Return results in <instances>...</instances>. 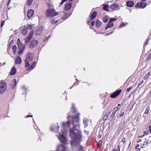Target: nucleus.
Instances as JSON below:
<instances>
[{
  "label": "nucleus",
  "mask_w": 151,
  "mask_h": 151,
  "mask_svg": "<svg viewBox=\"0 0 151 151\" xmlns=\"http://www.w3.org/2000/svg\"><path fill=\"white\" fill-rule=\"evenodd\" d=\"M71 111L72 112H70L68 114L67 122L62 123L60 133L62 134H59L58 138L62 143L68 144V140L66 135L67 129L70 128L69 134L71 138V144L76 147L78 149L81 150L83 147L80 145L82 137L81 132L79 129V113L75 109L73 104H72Z\"/></svg>",
  "instance_id": "nucleus-1"
},
{
  "label": "nucleus",
  "mask_w": 151,
  "mask_h": 151,
  "mask_svg": "<svg viewBox=\"0 0 151 151\" xmlns=\"http://www.w3.org/2000/svg\"><path fill=\"white\" fill-rule=\"evenodd\" d=\"M34 55L32 52H29L26 55L25 60V66L26 67H29L31 63L33 60Z\"/></svg>",
  "instance_id": "nucleus-2"
},
{
  "label": "nucleus",
  "mask_w": 151,
  "mask_h": 151,
  "mask_svg": "<svg viewBox=\"0 0 151 151\" xmlns=\"http://www.w3.org/2000/svg\"><path fill=\"white\" fill-rule=\"evenodd\" d=\"M58 14V13L55 12L54 9L51 8L48 9L46 12L45 13L46 16L49 18H52L56 16Z\"/></svg>",
  "instance_id": "nucleus-3"
},
{
  "label": "nucleus",
  "mask_w": 151,
  "mask_h": 151,
  "mask_svg": "<svg viewBox=\"0 0 151 151\" xmlns=\"http://www.w3.org/2000/svg\"><path fill=\"white\" fill-rule=\"evenodd\" d=\"M7 88V85L6 82H2L0 83V94H2L5 91Z\"/></svg>",
  "instance_id": "nucleus-4"
},
{
  "label": "nucleus",
  "mask_w": 151,
  "mask_h": 151,
  "mask_svg": "<svg viewBox=\"0 0 151 151\" xmlns=\"http://www.w3.org/2000/svg\"><path fill=\"white\" fill-rule=\"evenodd\" d=\"M18 48L19 50L18 52V54L19 55H22L24 53V52L25 50V46L24 45L21 44L18 45Z\"/></svg>",
  "instance_id": "nucleus-5"
},
{
  "label": "nucleus",
  "mask_w": 151,
  "mask_h": 151,
  "mask_svg": "<svg viewBox=\"0 0 151 151\" xmlns=\"http://www.w3.org/2000/svg\"><path fill=\"white\" fill-rule=\"evenodd\" d=\"M55 151H68L67 147L65 145H58Z\"/></svg>",
  "instance_id": "nucleus-6"
},
{
  "label": "nucleus",
  "mask_w": 151,
  "mask_h": 151,
  "mask_svg": "<svg viewBox=\"0 0 151 151\" xmlns=\"http://www.w3.org/2000/svg\"><path fill=\"white\" fill-rule=\"evenodd\" d=\"M116 20V19L115 18H111L105 27V30H106L108 28L112 27L114 26L113 22Z\"/></svg>",
  "instance_id": "nucleus-7"
},
{
  "label": "nucleus",
  "mask_w": 151,
  "mask_h": 151,
  "mask_svg": "<svg viewBox=\"0 0 151 151\" xmlns=\"http://www.w3.org/2000/svg\"><path fill=\"white\" fill-rule=\"evenodd\" d=\"M59 126L58 123L52 124L50 127L51 130L57 133L58 131Z\"/></svg>",
  "instance_id": "nucleus-8"
},
{
  "label": "nucleus",
  "mask_w": 151,
  "mask_h": 151,
  "mask_svg": "<svg viewBox=\"0 0 151 151\" xmlns=\"http://www.w3.org/2000/svg\"><path fill=\"white\" fill-rule=\"evenodd\" d=\"M38 41L35 40H32L30 42L29 47L31 49L35 47L37 45Z\"/></svg>",
  "instance_id": "nucleus-9"
},
{
  "label": "nucleus",
  "mask_w": 151,
  "mask_h": 151,
  "mask_svg": "<svg viewBox=\"0 0 151 151\" xmlns=\"http://www.w3.org/2000/svg\"><path fill=\"white\" fill-rule=\"evenodd\" d=\"M146 5L147 4L146 3L139 2L137 3L135 6V7L137 8H144L146 6Z\"/></svg>",
  "instance_id": "nucleus-10"
},
{
  "label": "nucleus",
  "mask_w": 151,
  "mask_h": 151,
  "mask_svg": "<svg viewBox=\"0 0 151 151\" xmlns=\"http://www.w3.org/2000/svg\"><path fill=\"white\" fill-rule=\"evenodd\" d=\"M121 90H117L115 92H114L110 95V97L112 98H115L118 96L121 92Z\"/></svg>",
  "instance_id": "nucleus-11"
},
{
  "label": "nucleus",
  "mask_w": 151,
  "mask_h": 151,
  "mask_svg": "<svg viewBox=\"0 0 151 151\" xmlns=\"http://www.w3.org/2000/svg\"><path fill=\"white\" fill-rule=\"evenodd\" d=\"M89 122H91V120H89L88 119L86 118H83V122L85 128H86L88 126Z\"/></svg>",
  "instance_id": "nucleus-12"
},
{
  "label": "nucleus",
  "mask_w": 151,
  "mask_h": 151,
  "mask_svg": "<svg viewBox=\"0 0 151 151\" xmlns=\"http://www.w3.org/2000/svg\"><path fill=\"white\" fill-rule=\"evenodd\" d=\"M110 8L113 10H116L119 9V6L116 4H113L110 6Z\"/></svg>",
  "instance_id": "nucleus-13"
},
{
  "label": "nucleus",
  "mask_w": 151,
  "mask_h": 151,
  "mask_svg": "<svg viewBox=\"0 0 151 151\" xmlns=\"http://www.w3.org/2000/svg\"><path fill=\"white\" fill-rule=\"evenodd\" d=\"M34 14V11L32 9L29 10L27 13V17L29 18H31Z\"/></svg>",
  "instance_id": "nucleus-14"
},
{
  "label": "nucleus",
  "mask_w": 151,
  "mask_h": 151,
  "mask_svg": "<svg viewBox=\"0 0 151 151\" xmlns=\"http://www.w3.org/2000/svg\"><path fill=\"white\" fill-rule=\"evenodd\" d=\"M43 30V29L42 27L41 26L39 27L37 29L35 32L36 35H39L42 32Z\"/></svg>",
  "instance_id": "nucleus-15"
},
{
  "label": "nucleus",
  "mask_w": 151,
  "mask_h": 151,
  "mask_svg": "<svg viewBox=\"0 0 151 151\" xmlns=\"http://www.w3.org/2000/svg\"><path fill=\"white\" fill-rule=\"evenodd\" d=\"M71 6L72 3L70 1V2H69L67 3H66L65 7V10L66 11L69 10L71 8Z\"/></svg>",
  "instance_id": "nucleus-16"
},
{
  "label": "nucleus",
  "mask_w": 151,
  "mask_h": 151,
  "mask_svg": "<svg viewBox=\"0 0 151 151\" xmlns=\"http://www.w3.org/2000/svg\"><path fill=\"white\" fill-rule=\"evenodd\" d=\"M33 34L32 32L28 35V37L25 39V42L26 44L30 40Z\"/></svg>",
  "instance_id": "nucleus-17"
},
{
  "label": "nucleus",
  "mask_w": 151,
  "mask_h": 151,
  "mask_svg": "<svg viewBox=\"0 0 151 151\" xmlns=\"http://www.w3.org/2000/svg\"><path fill=\"white\" fill-rule=\"evenodd\" d=\"M22 61L21 58L19 56H17L15 59V64L16 65H19L21 63Z\"/></svg>",
  "instance_id": "nucleus-18"
},
{
  "label": "nucleus",
  "mask_w": 151,
  "mask_h": 151,
  "mask_svg": "<svg viewBox=\"0 0 151 151\" xmlns=\"http://www.w3.org/2000/svg\"><path fill=\"white\" fill-rule=\"evenodd\" d=\"M126 4L127 6L132 7L134 5V3L132 1H128L127 2Z\"/></svg>",
  "instance_id": "nucleus-19"
},
{
  "label": "nucleus",
  "mask_w": 151,
  "mask_h": 151,
  "mask_svg": "<svg viewBox=\"0 0 151 151\" xmlns=\"http://www.w3.org/2000/svg\"><path fill=\"white\" fill-rule=\"evenodd\" d=\"M17 83L16 80L15 79H14L11 82V85L12 86V88L14 89L16 86Z\"/></svg>",
  "instance_id": "nucleus-20"
},
{
  "label": "nucleus",
  "mask_w": 151,
  "mask_h": 151,
  "mask_svg": "<svg viewBox=\"0 0 151 151\" xmlns=\"http://www.w3.org/2000/svg\"><path fill=\"white\" fill-rule=\"evenodd\" d=\"M21 32L22 34L25 35H26L27 33V27H25L24 28H23Z\"/></svg>",
  "instance_id": "nucleus-21"
},
{
  "label": "nucleus",
  "mask_w": 151,
  "mask_h": 151,
  "mask_svg": "<svg viewBox=\"0 0 151 151\" xmlns=\"http://www.w3.org/2000/svg\"><path fill=\"white\" fill-rule=\"evenodd\" d=\"M36 63L35 62H34L31 65L28 69V70H31L33 69L35 67Z\"/></svg>",
  "instance_id": "nucleus-22"
},
{
  "label": "nucleus",
  "mask_w": 151,
  "mask_h": 151,
  "mask_svg": "<svg viewBox=\"0 0 151 151\" xmlns=\"http://www.w3.org/2000/svg\"><path fill=\"white\" fill-rule=\"evenodd\" d=\"M97 12H94L91 15L90 17V19L91 20L93 19L97 15Z\"/></svg>",
  "instance_id": "nucleus-23"
},
{
  "label": "nucleus",
  "mask_w": 151,
  "mask_h": 151,
  "mask_svg": "<svg viewBox=\"0 0 151 151\" xmlns=\"http://www.w3.org/2000/svg\"><path fill=\"white\" fill-rule=\"evenodd\" d=\"M16 73V69L14 67H13L12 68V69L11 70V71L10 75H14Z\"/></svg>",
  "instance_id": "nucleus-24"
},
{
  "label": "nucleus",
  "mask_w": 151,
  "mask_h": 151,
  "mask_svg": "<svg viewBox=\"0 0 151 151\" xmlns=\"http://www.w3.org/2000/svg\"><path fill=\"white\" fill-rule=\"evenodd\" d=\"M71 13H69L68 14L66 13H65V14L64 15V17H63V19H65L69 17L71 15Z\"/></svg>",
  "instance_id": "nucleus-25"
},
{
  "label": "nucleus",
  "mask_w": 151,
  "mask_h": 151,
  "mask_svg": "<svg viewBox=\"0 0 151 151\" xmlns=\"http://www.w3.org/2000/svg\"><path fill=\"white\" fill-rule=\"evenodd\" d=\"M12 49L14 55H15L17 52V46L15 45H13L12 47Z\"/></svg>",
  "instance_id": "nucleus-26"
},
{
  "label": "nucleus",
  "mask_w": 151,
  "mask_h": 151,
  "mask_svg": "<svg viewBox=\"0 0 151 151\" xmlns=\"http://www.w3.org/2000/svg\"><path fill=\"white\" fill-rule=\"evenodd\" d=\"M101 24V22L99 20L96 21V25L97 27H100Z\"/></svg>",
  "instance_id": "nucleus-27"
},
{
  "label": "nucleus",
  "mask_w": 151,
  "mask_h": 151,
  "mask_svg": "<svg viewBox=\"0 0 151 151\" xmlns=\"http://www.w3.org/2000/svg\"><path fill=\"white\" fill-rule=\"evenodd\" d=\"M103 19L104 22L106 23L107 22L109 19V18L107 16H105L104 17H103Z\"/></svg>",
  "instance_id": "nucleus-28"
},
{
  "label": "nucleus",
  "mask_w": 151,
  "mask_h": 151,
  "mask_svg": "<svg viewBox=\"0 0 151 151\" xmlns=\"http://www.w3.org/2000/svg\"><path fill=\"white\" fill-rule=\"evenodd\" d=\"M104 7H103V9L107 11V9L109 7V6L108 4H103Z\"/></svg>",
  "instance_id": "nucleus-29"
},
{
  "label": "nucleus",
  "mask_w": 151,
  "mask_h": 151,
  "mask_svg": "<svg viewBox=\"0 0 151 151\" xmlns=\"http://www.w3.org/2000/svg\"><path fill=\"white\" fill-rule=\"evenodd\" d=\"M124 112H122L121 113H119V115H118L117 117H119V118H120L121 117L123 116L124 115Z\"/></svg>",
  "instance_id": "nucleus-30"
},
{
  "label": "nucleus",
  "mask_w": 151,
  "mask_h": 151,
  "mask_svg": "<svg viewBox=\"0 0 151 151\" xmlns=\"http://www.w3.org/2000/svg\"><path fill=\"white\" fill-rule=\"evenodd\" d=\"M33 1V0H27V5L29 6L30 5L32 4Z\"/></svg>",
  "instance_id": "nucleus-31"
},
{
  "label": "nucleus",
  "mask_w": 151,
  "mask_h": 151,
  "mask_svg": "<svg viewBox=\"0 0 151 151\" xmlns=\"http://www.w3.org/2000/svg\"><path fill=\"white\" fill-rule=\"evenodd\" d=\"M58 22V20L55 21L54 20V19H52L51 20V23L52 24H56V23H57Z\"/></svg>",
  "instance_id": "nucleus-32"
},
{
  "label": "nucleus",
  "mask_w": 151,
  "mask_h": 151,
  "mask_svg": "<svg viewBox=\"0 0 151 151\" xmlns=\"http://www.w3.org/2000/svg\"><path fill=\"white\" fill-rule=\"evenodd\" d=\"M120 148L119 146H118L117 147L114 148L112 150V151H119Z\"/></svg>",
  "instance_id": "nucleus-33"
},
{
  "label": "nucleus",
  "mask_w": 151,
  "mask_h": 151,
  "mask_svg": "<svg viewBox=\"0 0 151 151\" xmlns=\"http://www.w3.org/2000/svg\"><path fill=\"white\" fill-rule=\"evenodd\" d=\"M150 75V72H149L145 76V77H144L143 79L144 80L146 79L149 77Z\"/></svg>",
  "instance_id": "nucleus-34"
},
{
  "label": "nucleus",
  "mask_w": 151,
  "mask_h": 151,
  "mask_svg": "<svg viewBox=\"0 0 151 151\" xmlns=\"http://www.w3.org/2000/svg\"><path fill=\"white\" fill-rule=\"evenodd\" d=\"M149 110V108L148 107H147L144 112L145 114H147L148 113Z\"/></svg>",
  "instance_id": "nucleus-35"
},
{
  "label": "nucleus",
  "mask_w": 151,
  "mask_h": 151,
  "mask_svg": "<svg viewBox=\"0 0 151 151\" xmlns=\"http://www.w3.org/2000/svg\"><path fill=\"white\" fill-rule=\"evenodd\" d=\"M17 45H18L22 44L19 38H18L17 39Z\"/></svg>",
  "instance_id": "nucleus-36"
},
{
  "label": "nucleus",
  "mask_w": 151,
  "mask_h": 151,
  "mask_svg": "<svg viewBox=\"0 0 151 151\" xmlns=\"http://www.w3.org/2000/svg\"><path fill=\"white\" fill-rule=\"evenodd\" d=\"M27 29H31L32 28V25L30 24H28L27 26Z\"/></svg>",
  "instance_id": "nucleus-37"
},
{
  "label": "nucleus",
  "mask_w": 151,
  "mask_h": 151,
  "mask_svg": "<svg viewBox=\"0 0 151 151\" xmlns=\"http://www.w3.org/2000/svg\"><path fill=\"white\" fill-rule=\"evenodd\" d=\"M126 26V24L124 23H122L119 26V27L120 28H122L123 27H124Z\"/></svg>",
  "instance_id": "nucleus-38"
},
{
  "label": "nucleus",
  "mask_w": 151,
  "mask_h": 151,
  "mask_svg": "<svg viewBox=\"0 0 151 151\" xmlns=\"http://www.w3.org/2000/svg\"><path fill=\"white\" fill-rule=\"evenodd\" d=\"M144 83V81L143 80H142L140 82H139L138 84L137 87H139L141 85L143 84Z\"/></svg>",
  "instance_id": "nucleus-39"
},
{
  "label": "nucleus",
  "mask_w": 151,
  "mask_h": 151,
  "mask_svg": "<svg viewBox=\"0 0 151 151\" xmlns=\"http://www.w3.org/2000/svg\"><path fill=\"white\" fill-rule=\"evenodd\" d=\"M119 109V108L118 107V106H117L114 108V109L113 110V111H114L116 112V111L118 110Z\"/></svg>",
  "instance_id": "nucleus-40"
},
{
  "label": "nucleus",
  "mask_w": 151,
  "mask_h": 151,
  "mask_svg": "<svg viewBox=\"0 0 151 151\" xmlns=\"http://www.w3.org/2000/svg\"><path fill=\"white\" fill-rule=\"evenodd\" d=\"M102 143V142L100 140L98 144V146L99 147H101V145Z\"/></svg>",
  "instance_id": "nucleus-41"
},
{
  "label": "nucleus",
  "mask_w": 151,
  "mask_h": 151,
  "mask_svg": "<svg viewBox=\"0 0 151 151\" xmlns=\"http://www.w3.org/2000/svg\"><path fill=\"white\" fill-rule=\"evenodd\" d=\"M5 23V21H3L1 22V27H2L4 24Z\"/></svg>",
  "instance_id": "nucleus-42"
},
{
  "label": "nucleus",
  "mask_w": 151,
  "mask_h": 151,
  "mask_svg": "<svg viewBox=\"0 0 151 151\" xmlns=\"http://www.w3.org/2000/svg\"><path fill=\"white\" fill-rule=\"evenodd\" d=\"M22 89L23 90H27V88H26L25 86H22Z\"/></svg>",
  "instance_id": "nucleus-43"
},
{
  "label": "nucleus",
  "mask_w": 151,
  "mask_h": 151,
  "mask_svg": "<svg viewBox=\"0 0 151 151\" xmlns=\"http://www.w3.org/2000/svg\"><path fill=\"white\" fill-rule=\"evenodd\" d=\"M116 112L113 111V112L112 113V114L111 115V117H114V115H115Z\"/></svg>",
  "instance_id": "nucleus-44"
},
{
  "label": "nucleus",
  "mask_w": 151,
  "mask_h": 151,
  "mask_svg": "<svg viewBox=\"0 0 151 151\" xmlns=\"http://www.w3.org/2000/svg\"><path fill=\"white\" fill-rule=\"evenodd\" d=\"M132 87H130L128 88H127V91L128 92H129L131 90V89L132 88Z\"/></svg>",
  "instance_id": "nucleus-45"
},
{
  "label": "nucleus",
  "mask_w": 151,
  "mask_h": 151,
  "mask_svg": "<svg viewBox=\"0 0 151 151\" xmlns=\"http://www.w3.org/2000/svg\"><path fill=\"white\" fill-rule=\"evenodd\" d=\"M68 0H62L60 4L62 5L66 1H67Z\"/></svg>",
  "instance_id": "nucleus-46"
},
{
  "label": "nucleus",
  "mask_w": 151,
  "mask_h": 151,
  "mask_svg": "<svg viewBox=\"0 0 151 151\" xmlns=\"http://www.w3.org/2000/svg\"><path fill=\"white\" fill-rule=\"evenodd\" d=\"M84 132H85V133L87 135H88V134H89V131H86V130H84Z\"/></svg>",
  "instance_id": "nucleus-47"
},
{
  "label": "nucleus",
  "mask_w": 151,
  "mask_h": 151,
  "mask_svg": "<svg viewBox=\"0 0 151 151\" xmlns=\"http://www.w3.org/2000/svg\"><path fill=\"white\" fill-rule=\"evenodd\" d=\"M150 133V131H146L145 132H144V134L146 135H148Z\"/></svg>",
  "instance_id": "nucleus-48"
},
{
  "label": "nucleus",
  "mask_w": 151,
  "mask_h": 151,
  "mask_svg": "<svg viewBox=\"0 0 151 151\" xmlns=\"http://www.w3.org/2000/svg\"><path fill=\"white\" fill-rule=\"evenodd\" d=\"M151 59V53L150 54L148 57V59L150 60Z\"/></svg>",
  "instance_id": "nucleus-49"
},
{
  "label": "nucleus",
  "mask_w": 151,
  "mask_h": 151,
  "mask_svg": "<svg viewBox=\"0 0 151 151\" xmlns=\"http://www.w3.org/2000/svg\"><path fill=\"white\" fill-rule=\"evenodd\" d=\"M122 142H123V143H124L125 142V139L124 138H123L122 140Z\"/></svg>",
  "instance_id": "nucleus-50"
},
{
  "label": "nucleus",
  "mask_w": 151,
  "mask_h": 151,
  "mask_svg": "<svg viewBox=\"0 0 151 151\" xmlns=\"http://www.w3.org/2000/svg\"><path fill=\"white\" fill-rule=\"evenodd\" d=\"M95 24V22L94 21H92L91 23V25L92 26H93Z\"/></svg>",
  "instance_id": "nucleus-51"
},
{
  "label": "nucleus",
  "mask_w": 151,
  "mask_h": 151,
  "mask_svg": "<svg viewBox=\"0 0 151 151\" xmlns=\"http://www.w3.org/2000/svg\"><path fill=\"white\" fill-rule=\"evenodd\" d=\"M148 40H149V38H148L147 40L145 43V45H146L148 43Z\"/></svg>",
  "instance_id": "nucleus-52"
},
{
  "label": "nucleus",
  "mask_w": 151,
  "mask_h": 151,
  "mask_svg": "<svg viewBox=\"0 0 151 151\" xmlns=\"http://www.w3.org/2000/svg\"><path fill=\"white\" fill-rule=\"evenodd\" d=\"M10 3V2L8 1V2H7V4H6V5L7 6H8L9 5Z\"/></svg>",
  "instance_id": "nucleus-53"
},
{
  "label": "nucleus",
  "mask_w": 151,
  "mask_h": 151,
  "mask_svg": "<svg viewBox=\"0 0 151 151\" xmlns=\"http://www.w3.org/2000/svg\"><path fill=\"white\" fill-rule=\"evenodd\" d=\"M139 147V145H137L136 146V150H138V148H137V147Z\"/></svg>",
  "instance_id": "nucleus-54"
},
{
  "label": "nucleus",
  "mask_w": 151,
  "mask_h": 151,
  "mask_svg": "<svg viewBox=\"0 0 151 151\" xmlns=\"http://www.w3.org/2000/svg\"><path fill=\"white\" fill-rule=\"evenodd\" d=\"M48 37H45V40H48Z\"/></svg>",
  "instance_id": "nucleus-55"
},
{
  "label": "nucleus",
  "mask_w": 151,
  "mask_h": 151,
  "mask_svg": "<svg viewBox=\"0 0 151 151\" xmlns=\"http://www.w3.org/2000/svg\"><path fill=\"white\" fill-rule=\"evenodd\" d=\"M149 129L150 131H151V126H150L149 127Z\"/></svg>",
  "instance_id": "nucleus-56"
},
{
  "label": "nucleus",
  "mask_w": 151,
  "mask_h": 151,
  "mask_svg": "<svg viewBox=\"0 0 151 151\" xmlns=\"http://www.w3.org/2000/svg\"><path fill=\"white\" fill-rule=\"evenodd\" d=\"M32 116H33L32 115H30V116L27 115V117H32Z\"/></svg>",
  "instance_id": "nucleus-57"
},
{
  "label": "nucleus",
  "mask_w": 151,
  "mask_h": 151,
  "mask_svg": "<svg viewBox=\"0 0 151 151\" xmlns=\"http://www.w3.org/2000/svg\"><path fill=\"white\" fill-rule=\"evenodd\" d=\"M91 23L90 21H89L88 22V24H90Z\"/></svg>",
  "instance_id": "nucleus-58"
},
{
  "label": "nucleus",
  "mask_w": 151,
  "mask_h": 151,
  "mask_svg": "<svg viewBox=\"0 0 151 151\" xmlns=\"http://www.w3.org/2000/svg\"><path fill=\"white\" fill-rule=\"evenodd\" d=\"M112 32H111V33H110V34H106V35H109V34H111V33H112Z\"/></svg>",
  "instance_id": "nucleus-59"
},
{
  "label": "nucleus",
  "mask_w": 151,
  "mask_h": 151,
  "mask_svg": "<svg viewBox=\"0 0 151 151\" xmlns=\"http://www.w3.org/2000/svg\"><path fill=\"white\" fill-rule=\"evenodd\" d=\"M135 151H140L139 149H138V150H136Z\"/></svg>",
  "instance_id": "nucleus-60"
},
{
  "label": "nucleus",
  "mask_w": 151,
  "mask_h": 151,
  "mask_svg": "<svg viewBox=\"0 0 151 151\" xmlns=\"http://www.w3.org/2000/svg\"><path fill=\"white\" fill-rule=\"evenodd\" d=\"M141 0V1H145L146 0Z\"/></svg>",
  "instance_id": "nucleus-61"
},
{
  "label": "nucleus",
  "mask_w": 151,
  "mask_h": 151,
  "mask_svg": "<svg viewBox=\"0 0 151 151\" xmlns=\"http://www.w3.org/2000/svg\"><path fill=\"white\" fill-rule=\"evenodd\" d=\"M120 106V104H118V106Z\"/></svg>",
  "instance_id": "nucleus-62"
},
{
  "label": "nucleus",
  "mask_w": 151,
  "mask_h": 151,
  "mask_svg": "<svg viewBox=\"0 0 151 151\" xmlns=\"http://www.w3.org/2000/svg\"><path fill=\"white\" fill-rule=\"evenodd\" d=\"M73 0H69V1H70V2H71Z\"/></svg>",
  "instance_id": "nucleus-63"
},
{
  "label": "nucleus",
  "mask_w": 151,
  "mask_h": 151,
  "mask_svg": "<svg viewBox=\"0 0 151 151\" xmlns=\"http://www.w3.org/2000/svg\"><path fill=\"white\" fill-rule=\"evenodd\" d=\"M150 133L151 134V131H150Z\"/></svg>",
  "instance_id": "nucleus-64"
}]
</instances>
